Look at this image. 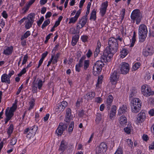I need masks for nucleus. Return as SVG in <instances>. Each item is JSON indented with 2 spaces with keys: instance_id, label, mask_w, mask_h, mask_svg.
<instances>
[{
  "instance_id": "c03bdc74",
  "label": "nucleus",
  "mask_w": 154,
  "mask_h": 154,
  "mask_svg": "<svg viewBox=\"0 0 154 154\" xmlns=\"http://www.w3.org/2000/svg\"><path fill=\"white\" fill-rule=\"evenodd\" d=\"M140 65V63H137L134 64L132 67L133 70L135 71L138 69Z\"/></svg>"
},
{
  "instance_id": "e433bc0d",
  "label": "nucleus",
  "mask_w": 154,
  "mask_h": 154,
  "mask_svg": "<svg viewBox=\"0 0 154 154\" xmlns=\"http://www.w3.org/2000/svg\"><path fill=\"white\" fill-rule=\"evenodd\" d=\"M78 17L76 16L75 15L74 17H72L71 18H70L69 23H75L77 20Z\"/></svg>"
},
{
  "instance_id": "7ed1b4c3",
  "label": "nucleus",
  "mask_w": 154,
  "mask_h": 154,
  "mask_svg": "<svg viewBox=\"0 0 154 154\" xmlns=\"http://www.w3.org/2000/svg\"><path fill=\"white\" fill-rule=\"evenodd\" d=\"M131 111L134 113H137L140 110L141 103L138 98H134L131 100Z\"/></svg>"
},
{
  "instance_id": "f03ea898",
  "label": "nucleus",
  "mask_w": 154,
  "mask_h": 154,
  "mask_svg": "<svg viewBox=\"0 0 154 154\" xmlns=\"http://www.w3.org/2000/svg\"><path fill=\"white\" fill-rule=\"evenodd\" d=\"M85 55L82 56L79 60V63L75 66L76 71L79 72L80 71V68L83 66L84 69L85 70L89 67L90 65V60H85L86 59Z\"/></svg>"
},
{
  "instance_id": "423d86ee",
  "label": "nucleus",
  "mask_w": 154,
  "mask_h": 154,
  "mask_svg": "<svg viewBox=\"0 0 154 154\" xmlns=\"http://www.w3.org/2000/svg\"><path fill=\"white\" fill-rule=\"evenodd\" d=\"M141 17L140 15V11L138 9H135L132 12L131 15V18L134 21L136 20L137 24H138L140 23Z\"/></svg>"
},
{
  "instance_id": "49530a36",
  "label": "nucleus",
  "mask_w": 154,
  "mask_h": 154,
  "mask_svg": "<svg viewBox=\"0 0 154 154\" xmlns=\"http://www.w3.org/2000/svg\"><path fill=\"white\" fill-rule=\"evenodd\" d=\"M126 142L127 144L131 147V149L133 148V142L132 141L131 139H127Z\"/></svg>"
},
{
  "instance_id": "13d9d810",
  "label": "nucleus",
  "mask_w": 154,
  "mask_h": 154,
  "mask_svg": "<svg viewBox=\"0 0 154 154\" xmlns=\"http://www.w3.org/2000/svg\"><path fill=\"white\" fill-rule=\"evenodd\" d=\"M28 58V56L27 54L25 55L23 59V61L22 62V65H23L25 64Z\"/></svg>"
},
{
  "instance_id": "a878e982",
  "label": "nucleus",
  "mask_w": 154,
  "mask_h": 154,
  "mask_svg": "<svg viewBox=\"0 0 154 154\" xmlns=\"http://www.w3.org/2000/svg\"><path fill=\"white\" fill-rule=\"evenodd\" d=\"M119 122L120 124L123 126L126 125L127 123V119L124 116H122L119 119Z\"/></svg>"
},
{
  "instance_id": "393cba45",
  "label": "nucleus",
  "mask_w": 154,
  "mask_h": 154,
  "mask_svg": "<svg viewBox=\"0 0 154 154\" xmlns=\"http://www.w3.org/2000/svg\"><path fill=\"white\" fill-rule=\"evenodd\" d=\"M71 113V109L69 108H67L66 110V118L65 119V121L66 122H70Z\"/></svg>"
},
{
  "instance_id": "20e7f679",
  "label": "nucleus",
  "mask_w": 154,
  "mask_h": 154,
  "mask_svg": "<svg viewBox=\"0 0 154 154\" xmlns=\"http://www.w3.org/2000/svg\"><path fill=\"white\" fill-rule=\"evenodd\" d=\"M147 27L146 25L143 24L139 26L138 35L140 42H142L145 41L147 36Z\"/></svg>"
},
{
  "instance_id": "58836bf2",
  "label": "nucleus",
  "mask_w": 154,
  "mask_h": 154,
  "mask_svg": "<svg viewBox=\"0 0 154 154\" xmlns=\"http://www.w3.org/2000/svg\"><path fill=\"white\" fill-rule=\"evenodd\" d=\"M103 78V77L102 76H98L97 82L96 85L97 87L99 88L100 87V84H101Z\"/></svg>"
},
{
  "instance_id": "39448f33",
  "label": "nucleus",
  "mask_w": 154,
  "mask_h": 154,
  "mask_svg": "<svg viewBox=\"0 0 154 154\" xmlns=\"http://www.w3.org/2000/svg\"><path fill=\"white\" fill-rule=\"evenodd\" d=\"M35 14L31 13L27 16L25 21V27L26 29H29L32 26L35 19Z\"/></svg>"
},
{
  "instance_id": "4be33fe9",
  "label": "nucleus",
  "mask_w": 154,
  "mask_h": 154,
  "mask_svg": "<svg viewBox=\"0 0 154 154\" xmlns=\"http://www.w3.org/2000/svg\"><path fill=\"white\" fill-rule=\"evenodd\" d=\"M138 118L137 119L139 121V122H143L146 118V116L145 113L144 112H142V111L138 114Z\"/></svg>"
},
{
  "instance_id": "79ce46f5",
  "label": "nucleus",
  "mask_w": 154,
  "mask_h": 154,
  "mask_svg": "<svg viewBox=\"0 0 154 154\" xmlns=\"http://www.w3.org/2000/svg\"><path fill=\"white\" fill-rule=\"evenodd\" d=\"M60 54L59 53H57L56 54V55L54 56V59L52 61L53 64H55L57 62L58 59L59 57Z\"/></svg>"
},
{
  "instance_id": "7c9ffc66",
  "label": "nucleus",
  "mask_w": 154,
  "mask_h": 154,
  "mask_svg": "<svg viewBox=\"0 0 154 154\" xmlns=\"http://www.w3.org/2000/svg\"><path fill=\"white\" fill-rule=\"evenodd\" d=\"M96 18V11L95 9H94L91 13V16L90 18V20H95Z\"/></svg>"
},
{
  "instance_id": "5fc2aeb1",
  "label": "nucleus",
  "mask_w": 154,
  "mask_h": 154,
  "mask_svg": "<svg viewBox=\"0 0 154 154\" xmlns=\"http://www.w3.org/2000/svg\"><path fill=\"white\" fill-rule=\"evenodd\" d=\"M97 46L96 48L95 51H97L99 52L100 51V48L101 47V43L99 41H98L97 43Z\"/></svg>"
},
{
  "instance_id": "a18cd8bd",
  "label": "nucleus",
  "mask_w": 154,
  "mask_h": 154,
  "mask_svg": "<svg viewBox=\"0 0 154 154\" xmlns=\"http://www.w3.org/2000/svg\"><path fill=\"white\" fill-rule=\"evenodd\" d=\"M136 92V90L135 89H132L131 90V92L129 94V97L131 98L134 96H135Z\"/></svg>"
},
{
  "instance_id": "aec40b11",
  "label": "nucleus",
  "mask_w": 154,
  "mask_h": 154,
  "mask_svg": "<svg viewBox=\"0 0 154 154\" xmlns=\"http://www.w3.org/2000/svg\"><path fill=\"white\" fill-rule=\"evenodd\" d=\"M13 47L12 46L10 47H6L4 49L3 53L6 55H8L12 54Z\"/></svg>"
},
{
  "instance_id": "f3484780",
  "label": "nucleus",
  "mask_w": 154,
  "mask_h": 154,
  "mask_svg": "<svg viewBox=\"0 0 154 154\" xmlns=\"http://www.w3.org/2000/svg\"><path fill=\"white\" fill-rule=\"evenodd\" d=\"M108 3L107 1H106L102 4L101 7L100 9V13L102 17H103L106 13L108 6Z\"/></svg>"
},
{
  "instance_id": "8fccbe9b",
  "label": "nucleus",
  "mask_w": 154,
  "mask_h": 154,
  "mask_svg": "<svg viewBox=\"0 0 154 154\" xmlns=\"http://www.w3.org/2000/svg\"><path fill=\"white\" fill-rule=\"evenodd\" d=\"M74 127V122H72L69 125L68 129V131L69 132H72L73 130Z\"/></svg>"
},
{
  "instance_id": "9d476101",
  "label": "nucleus",
  "mask_w": 154,
  "mask_h": 154,
  "mask_svg": "<svg viewBox=\"0 0 154 154\" xmlns=\"http://www.w3.org/2000/svg\"><path fill=\"white\" fill-rule=\"evenodd\" d=\"M104 65L102 61H97L93 66V71L98 72H101L102 69V67Z\"/></svg>"
},
{
  "instance_id": "9b49d317",
  "label": "nucleus",
  "mask_w": 154,
  "mask_h": 154,
  "mask_svg": "<svg viewBox=\"0 0 154 154\" xmlns=\"http://www.w3.org/2000/svg\"><path fill=\"white\" fill-rule=\"evenodd\" d=\"M154 53L153 48L149 46H147L145 48L143 49V54L145 57L152 55Z\"/></svg>"
},
{
  "instance_id": "3c124183",
  "label": "nucleus",
  "mask_w": 154,
  "mask_h": 154,
  "mask_svg": "<svg viewBox=\"0 0 154 154\" xmlns=\"http://www.w3.org/2000/svg\"><path fill=\"white\" fill-rule=\"evenodd\" d=\"M114 154H122V147L119 146Z\"/></svg>"
},
{
  "instance_id": "ddd939ff",
  "label": "nucleus",
  "mask_w": 154,
  "mask_h": 154,
  "mask_svg": "<svg viewBox=\"0 0 154 154\" xmlns=\"http://www.w3.org/2000/svg\"><path fill=\"white\" fill-rule=\"evenodd\" d=\"M33 87L32 90L36 92L37 90V88L39 89H41L43 85V82L42 80L39 79L37 80L35 82V80L32 82Z\"/></svg>"
},
{
  "instance_id": "a19ab883",
  "label": "nucleus",
  "mask_w": 154,
  "mask_h": 154,
  "mask_svg": "<svg viewBox=\"0 0 154 154\" xmlns=\"http://www.w3.org/2000/svg\"><path fill=\"white\" fill-rule=\"evenodd\" d=\"M104 151L102 150L100 145L97 146L96 148V153L97 154H99L101 153L102 152H103Z\"/></svg>"
},
{
  "instance_id": "5701e85b",
  "label": "nucleus",
  "mask_w": 154,
  "mask_h": 154,
  "mask_svg": "<svg viewBox=\"0 0 154 154\" xmlns=\"http://www.w3.org/2000/svg\"><path fill=\"white\" fill-rule=\"evenodd\" d=\"M116 107L115 105H113L111 108L109 113V118L111 120H113L116 114Z\"/></svg>"
},
{
  "instance_id": "2eb2a0df",
  "label": "nucleus",
  "mask_w": 154,
  "mask_h": 154,
  "mask_svg": "<svg viewBox=\"0 0 154 154\" xmlns=\"http://www.w3.org/2000/svg\"><path fill=\"white\" fill-rule=\"evenodd\" d=\"M87 21V18H85V17H83L79 19V22L77 23L76 28L78 29H79L82 28L86 24Z\"/></svg>"
},
{
  "instance_id": "1a4fd4ad",
  "label": "nucleus",
  "mask_w": 154,
  "mask_h": 154,
  "mask_svg": "<svg viewBox=\"0 0 154 154\" xmlns=\"http://www.w3.org/2000/svg\"><path fill=\"white\" fill-rule=\"evenodd\" d=\"M119 78V73L117 70H115L110 75V82L113 85H116Z\"/></svg>"
},
{
  "instance_id": "338daca9",
  "label": "nucleus",
  "mask_w": 154,
  "mask_h": 154,
  "mask_svg": "<svg viewBox=\"0 0 154 154\" xmlns=\"http://www.w3.org/2000/svg\"><path fill=\"white\" fill-rule=\"evenodd\" d=\"M52 15V13L51 12H48L46 14L45 17L46 18L50 17Z\"/></svg>"
},
{
  "instance_id": "69168bd1",
  "label": "nucleus",
  "mask_w": 154,
  "mask_h": 154,
  "mask_svg": "<svg viewBox=\"0 0 154 154\" xmlns=\"http://www.w3.org/2000/svg\"><path fill=\"white\" fill-rule=\"evenodd\" d=\"M48 54V52L47 51H46L45 52L42 54V57L41 58L44 60V58L46 57Z\"/></svg>"
},
{
  "instance_id": "de8ad7c7",
  "label": "nucleus",
  "mask_w": 154,
  "mask_h": 154,
  "mask_svg": "<svg viewBox=\"0 0 154 154\" xmlns=\"http://www.w3.org/2000/svg\"><path fill=\"white\" fill-rule=\"evenodd\" d=\"M17 141V138L16 137H13L10 141V144L11 145H14L16 143Z\"/></svg>"
},
{
  "instance_id": "6ab92c4d",
  "label": "nucleus",
  "mask_w": 154,
  "mask_h": 154,
  "mask_svg": "<svg viewBox=\"0 0 154 154\" xmlns=\"http://www.w3.org/2000/svg\"><path fill=\"white\" fill-rule=\"evenodd\" d=\"M67 143L64 140L61 141L58 150L61 151L62 154L64 151L67 149Z\"/></svg>"
},
{
  "instance_id": "774afa93",
  "label": "nucleus",
  "mask_w": 154,
  "mask_h": 154,
  "mask_svg": "<svg viewBox=\"0 0 154 154\" xmlns=\"http://www.w3.org/2000/svg\"><path fill=\"white\" fill-rule=\"evenodd\" d=\"M149 148L151 149H154V142H152L150 145Z\"/></svg>"
},
{
  "instance_id": "ea45409f",
  "label": "nucleus",
  "mask_w": 154,
  "mask_h": 154,
  "mask_svg": "<svg viewBox=\"0 0 154 154\" xmlns=\"http://www.w3.org/2000/svg\"><path fill=\"white\" fill-rule=\"evenodd\" d=\"M50 23V21L49 19H48L44 21L43 23L42 26V28L44 29L45 27L48 25Z\"/></svg>"
},
{
  "instance_id": "a211bd4d",
  "label": "nucleus",
  "mask_w": 154,
  "mask_h": 154,
  "mask_svg": "<svg viewBox=\"0 0 154 154\" xmlns=\"http://www.w3.org/2000/svg\"><path fill=\"white\" fill-rule=\"evenodd\" d=\"M113 97L111 94L109 95L106 101V108L108 110H109L110 106L112 105L113 101Z\"/></svg>"
},
{
  "instance_id": "052dcab7",
  "label": "nucleus",
  "mask_w": 154,
  "mask_h": 154,
  "mask_svg": "<svg viewBox=\"0 0 154 154\" xmlns=\"http://www.w3.org/2000/svg\"><path fill=\"white\" fill-rule=\"evenodd\" d=\"M92 55V52L91 50L89 49H88V52L86 54V56L88 58L90 57Z\"/></svg>"
},
{
  "instance_id": "f8f14e48",
  "label": "nucleus",
  "mask_w": 154,
  "mask_h": 154,
  "mask_svg": "<svg viewBox=\"0 0 154 154\" xmlns=\"http://www.w3.org/2000/svg\"><path fill=\"white\" fill-rule=\"evenodd\" d=\"M146 86L145 85L142 86L141 87V92L143 95L146 97H148L150 95H152L154 94V92L151 90L150 88H147L146 91Z\"/></svg>"
},
{
  "instance_id": "37998d69",
  "label": "nucleus",
  "mask_w": 154,
  "mask_h": 154,
  "mask_svg": "<svg viewBox=\"0 0 154 154\" xmlns=\"http://www.w3.org/2000/svg\"><path fill=\"white\" fill-rule=\"evenodd\" d=\"M5 116H6L5 118V124H6L8 121L10 120L12 117L5 113Z\"/></svg>"
},
{
  "instance_id": "bb28decb",
  "label": "nucleus",
  "mask_w": 154,
  "mask_h": 154,
  "mask_svg": "<svg viewBox=\"0 0 154 154\" xmlns=\"http://www.w3.org/2000/svg\"><path fill=\"white\" fill-rule=\"evenodd\" d=\"M64 108L60 105V104L58 103L57 104L56 108L55 109V112L58 114L60 113L61 112H62Z\"/></svg>"
},
{
  "instance_id": "864d4df0",
  "label": "nucleus",
  "mask_w": 154,
  "mask_h": 154,
  "mask_svg": "<svg viewBox=\"0 0 154 154\" xmlns=\"http://www.w3.org/2000/svg\"><path fill=\"white\" fill-rule=\"evenodd\" d=\"M81 39L83 42H85L88 41V37L86 35H83L81 36Z\"/></svg>"
},
{
  "instance_id": "0e129e2a",
  "label": "nucleus",
  "mask_w": 154,
  "mask_h": 154,
  "mask_svg": "<svg viewBox=\"0 0 154 154\" xmlns=\"http://www.w3.org/2000/svg\"><path fill=\"white\" fill-rule=\"evenodd\" d=\"M2 14L3 17L5 19H6L8 17V15L6 11H4L2 13Z\"/></svg>"
},
{
  "instance_id": "72a5a7b5",
  "label": "nucleus",
  "mask_w": 154,
  "mask_h": 154,
  "mask_svg": "<svg viewBox=\"0 0 154 154\" xmlns=\"http://www.w3.org/2000/svg\"><path fill=\"white\" fill-rule=\"evenodd\" d=\"M102 150L104 152H106L107 150V146L106 143L104 142H102L100 145Z\"/></svg>"
},
{
  "instance_id": "4d7b16f0",
  "label": "nucleus",
  "mask_w": 154,
  "mask_h": 154,
  "mask_svg": "<svg viewBox=\"0 0 154 154\" xmlns=\"http://www.w3.org/2000/svg\"><path fill=\"white\" fill-rule=\"evenodd\" d=\"M125 131L127 134H129L131 131V127H127L125 128L124 129Z\"/></svg>"
},
{
  "instance_id": "b1692460",
  "label": "nucleus",
  "mask_w": 154,
  "mask_h": 154,
  "mask_svg": "<svg viewBox=\"0 0 154 154\" xmlns=\"http://www.w3.org/2000/svg\"><path fill=\"white\" fill-rule=\"evenodd\" d=\"M1 82L9 84L10 83V79L8 77V75L6 73L3 74L1 77Z\"/></svg>"
},
{
  "instance_id": "680f3d73",
  "label": "nucleus",
  "mask_w": 154,
  "mask_h": 154,
  "mask_svg": "<svg viewBox=\"0 0 154 154\" xmlns=\"http://www.w3.org/2000/svg\"><path fill=\"white\" fill-rule=\"evenodd\" d=\"M79 116L80 117H82L85 115V111L82 109L79 111Z\"/></svg>"
},
{
  "instance_id": "09e8293b",
  "label": "nucleus",
  "mask_w": 154,
  "mask_h": 154,
  "mask_svg": "<svg viewBox=\"0 0 154 154\" xmlns=\"http://www.w3.org/2000/svg\"><path fill=\"white\" fill-rule=\"evenodd\" d=\"M121 53L123 55L124 57H125L128 54V51L125 48H123L121 51Z\"/></svg>"
},
{
  "instance_id": "2f4dec72",
  "label": "nucleus",
  "mask_w": 154,
  "mask_h": 154,
  "mask_svg": "<svg viewBox=\"0 0 154 154\" xmlns=\"http://www.w3.org/2000/svg\"><path fill=\"white\" fill-rule=\"evenodd\" d=\"M14 129V126L12 124H11L8 127L7 133L9 136H10L12 133Z\"/></svg>"
},
{
  "instance_id": "0eeeda50",
  "label": "nucleus",
  "mask_w": 154,
  "mask_h": 154,
  "mask_svg": "<svg viewBox=\"0 0 154 154\" xmlns=\"http://www.w3.org/2000/svg\"><path fill=\"white\" fill-rule=\"evenodd\" d=\"M108 49H105L104 51L103 55L101 57V60L103 62H109L110 61V59L113 57V54L111 55L112 53L109 51H108Z\"/></svg>"
},
{
  "instance_id": "603ef678",
  "label": "nucleus",
  "mask_w": 154,
  "mask_h": 154,
  "mask_svg": "<svg viewBox=\"0 0 154 154\" xmlns=\"http://www.w3.org/2000/svg\"><path fill=\"white\" fill-rule=\"evenodd\" d=\"M44 17L42 16L38 21H37V23L38 26H40L42 24L43 21H44Z\"/></svg>"
},
{
  "instance_id": "cd10ccee",
  "label": "nucleus",
  "mask_w": 154,
  "mask_h": 154,
  "mask_svg": "<svg viewBox=\"0 0 154 154\" xmlns=\"http://www.w3.org/2000/svg\"><path fill=\"white\" fill-rule=\"evenodd\" d=\"M95 95V93L94 92L92 91L87 94L86 96L87 100H91L94 97Z\"/></svg>"
},
{
  "instance_id": "bf43d9fd",
  "label": "nucleus",
  "mask_w": 154,
  "mask_h": 154,
  "mask_svg": "<svg viewBox=\"0 0 154 154\" xmlns=\"http://www.w3.org/2000/svg\"><path fill=\"white\" fill-rule=\"evenodd\" d=\"M65 109V108L67 106L68 103L66 101H63L62 102L59 103Z\"/></svg>"
},
{
  "instance_id": "6e6552de",
  "label": "nucleus",
  "mask_w": 154,
  "mask_h": 154,
  "mask_svg": "<svg viewBox=\"0 0 154 154\" xmlns=\"http://www.w3.org/2000/svg\"><path fill=\"white\" fill-rule=\"evenodd\" d=\"M119 68L121 74H125L127 73L129 70V64L125 62H122L119 65Z\"/></svg>"
},
{
  "instance_id": "c85d7f7f",
  "label": "nucleus",
  "mask_w": 154,
  "mask_h": 154,
  "mask_svg": "<svg viewBox=\"0 0 154 154\" xmlns=\"http://www.w3.org/2000/svg\"><path fill=\"white\" fill-rule=\"evenodd\" d=\"M79 37L78 35H76L72 37V46H75L78 42Z\"/></svg>"
},
{
  "instance_id": "4468645a",
  "label": "nucleus",
  "mask_w": 154,
  "mask_h": 154,
  "mask_svg": "<svg viewBox=\"0 0 154 154\" xmlns=\"http://www.w3.org/2000/svg\"><path fill=\"white\" fill-rule=\"evenodd\" d=\"M67 127V126L66 124H63L62 123H60L56 131V132L57 133L58 136H61L63 131L66 129Z\"/></svg>"
},
{
  "instance_id": "dca6fc26",
  "label": "nucleus",
  "mask_w": 154,
  "mask_h": 154,
  "mask_svg": "<svg viewBox=\"0 0 154 154\" xmlns=\"http://www.w3.org/2000/svg\"><path fill=\"white\" fill-rule=\"evenodd\" d=\"M17 106L15 104H13L12 106L9 109L8 107L6 109L5 113L13 117L14 115V112L16 111Z\"/></svg>"
},
{
  "instance_id": "c756f323",
  "label": "nucleus",
  "mask_w": 154,
  "mask_h": 154,
  "mask_svg": "<svg viewBox=\"0 0 154 154\" xmlns=\"http://www.w3.org/2000/svg\"><path fill=\"white\" fill-rule=\"evenodd\" d=\"M37 130V127L35 125L32 127L30 128H29V130L31 132V133L30 134V136H29V137L31 136H33L35 134L36 131Z\"/></svg>"
},
{
  "instance_id": "412c9836",
  "label": "nucleus",
  "mask_w": 154,
  "mask_h": 154,
  "mask_svg": "<svg viewBox=\"0 0 154 154\" xmlns=\"http://www.w3.org/2000/svg\"><path fill=\"white\" fill-rule=\"evenodd\" d=\"M127 108L125 105H123L118 110V115L120 116L122 114H125L127 112Z\"/></svg>"
},
{
  "instance_id": "e2e57ef3",
  "label": "nucleus",
  "mask_w": 154,
  "mask_h": 154,
  "mask_svg": "<svg viewBox=\"0 0 154 154\" xmlns=\"http://www.w3.org/2000/svg\"><path fill=\"white\" fill-rule=\"evenodd\" d=\"M149 101L150 102L151 105L152 107L154 106V98H149Z\"/></svg>"
},
{
  "instance_id": "473e14b6",
  "label": "nucleus",
  "mask_w": 154,
  "mask_h": 154,
  "mask_svg": "<svg viewBox=\"0 0 154 154\" xmlns=\"http://www.w3.org/2000/svg\"><path fill=\"white\" fill-rule=\"evenodd\" d=\"M102 119V115L100 113H97L96 115V122L98 124Z\"/></svg>"
},
{
  "instance_id": "4c0bfd02",
  "label": "nucleus",
  "mask_w": 154,
  "mask_h": 154,
  "mask_svg": "<svg viewBox=\"0 0 154 154\" xmlns=\"http://www.w3.org/2000/svg\"><path fill=\"white\" fill-rule=\"evenodd\" d=\"M136 33L135 32H134L133 36L132 39V42L130 45V47H133L136 41Z\"/></svg>"
},
{
  "instance_id": "6e6d98bb",
  "label": "nucleus",
  "mask_w": 154,
  "mask_h": 154,
  "mask_svg": "<svg viewBox=\"0 0 154 154\" xmlns=\"http://www.w3.org/2000/svg\"><path fill=\"white\" fill-rule=\"evenodd\" d=\"M30 6L27 4H26V5L22 9L23 10H24V13H26V12L28 10Z\"/></svg>"
},
{
  "instance_id": "f257e3e1",
  "label": "nucleus",
  "mask_w": 154,
  "mask_h": 154,
  "mask_svg": "<svg viewBox=\"0 0 154 154\" xmlns=\"http://www.w3.org/2000/svg\"><path fill=\"white\" fill-rule=\"evenodd\" d=\"M109 46L106 48V49H108L112 54H114L118 50L119 47V44L117 41V39L114 37L110 38L108 42Z\"/></svg>"
},
{
  "instance_id": "c9c22d12",
  "label": "nucleus",
  "mask_w": 154,
  "mask_h": 154,
  "mask_svg": "<svg viewBox=\"0 0 154 154\" xmlns=\"http://www.w3.org/2000/svg\"><path fill=\"white\" fill-rule=\"evenodd\" d=\"M30 32L29 31H27L23 35H22L21 37V39L22 40L25 38H27L30 35Z\"/></svg>"
},
{
  "instance_id": "f704fd0d",
  "label": "nucleus",
  "mask_w": 154,
  "mask_h": 154,
  "mask_svg": "<svg viewBox=\"0 0 154 154\" xmlns=\"http://www.w3.org/2000/svg\"><path fill=\"white\" fill-rule=\"evenodd\" d=\"M31 131H30L29 130V128H27L25 129L24 130V134H26V137L27 138H30L31 137H32L33 136H31L29 137V136H30V134L31 133Z\"/></svg>"
}]
</instances>
